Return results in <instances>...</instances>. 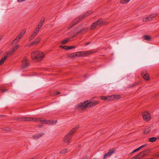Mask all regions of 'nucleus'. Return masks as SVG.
<instances>
[{
	"label": "nucleus",
	"instance_id": "11",
	"mask_svg": "<svg viewBox=\"0 0 159 159\" xmlns=\"http://www.w3.org/2000/svg\"><path fill=\"white\" fill-rule=\"evenodd\" d=\"M141 75L145 80L148 81L149 80V74L146 70L143 71L141 72Z\"/></svg>",
	"mask_w": 159,
	"mask_h": 159
},
{
	"label": "nucleus",
	"instance_id": "16",
	"mask_svg": "<svg viewBox=\"0 0 159 159\" xmlns=\"http://www.w3.org/2000/svg\"><path fill=\"white\" fill-rule=\"evenodd\" d=\"M84 102H80L79 103H78L75 106V107L76 108H80L83 110H85L84 108Z\"/></svg>",
	"mask_w": 159,
	"mask_h": 159
},
{
	"label": "nucleus",
	"instance_id": "15",
	"mask_svg": "<svg viewBox=\"0 0 159 159\" xmlns=\"http://www.w3.org/2000/svg\"><path fill=\"white\" fill-rule=\"evenodd\" d=\"M111 101L114 100H118L121 98V96L119 94H115L110 95Z\"/></svg>",
	"mask_w": 159,
	"mask_h": 159
},
{
	"label": "nucleus",
	"instance_id": "31",
	"mask_svg": "<svg viewBox=\"0 0 159 159\" xmlns=\"http://www.w3.org/2000/svg\"><path fill=\"white\" fill-rule=\"evenodd\" d=\"M143 38L144 39L146 40H150L151 39V37L149 35H146L143 36Z\"/></svg>",
	"mask_w": 159,
	"mask_h": 159
},
{
	"label": "nucleus",
	"instance_id": "38",
	"mask_svg": "<svg viewBox=\"0 0 159 159\" xmlns=\"http://www.w3.org/2000/svg\"><path fill=\"white\" fill-rule=\"evenodd\" d=\"M1 38H0V41L1 40Z\"/></svg>",
	"mask_w": 159,
	"mask_h": 159
},
{
	"label": "nucleus",
	"instance_id": "34",
	"mask_svg": "<svg viewBox=\"0 0 159 159\" xmlns=\"http://www.w3.org/2000/svg\"><path fill=\"white\" fill-rule=\"evenodd\" d=\"M60 93V92H59L58 91H56V92H54V93L53 94V95L54 96H56V95L59 94Z\"/></svg>",
	"mask_w": 159,
	"mask_h": 159
},
{
	"label": "nucleus",
	"instance_id": "17",
	"mask_svg": "<svg viewBox=\"0 0 159 159\" xmlns=\"http://www.w3.org/2000/svg\"><path fill=\"white\" fill-rule=\"evenodd\" d=\"M114 152V150H110L108 152L104 155L103 159H106L107 157L110 156Z\"/></svg>",
	"mask_w": 159,
	"mask_h": 159
},
{
	"label": "nucleus",
	"instance_id": "36",
	"mask_svg": "<svg viewBox=\"0 0 159 159\" xmlns=\"http://www.w3.org/2000/svg\"><path fill=\"white\" fill-rule=\"evenodd\" d=\"M60 48H61L63 49H64V46H61L59 47Z\"/></svg>",
	"mask_w": 159,
	"mask_h": 159
},
{
	"label": "nucleus",
	"instance_id": "25",
	"mask_svg": "<svg viewBox=\"0 0 159 159\" xmlns=\"http://www.w3.org/2000/svg\"><path fill=\"white\" fill-rule=\"evenodd\" d=\"M70 41V39H66L62 40L61 42V43L62 44H65L68 42Z\"/></svg>",
	"mask_w": 159,
	"mask_h": 159
},
{
	"label": "nucleus",
	"instance_id": "24",
	"mask_svg": "<svg viewBox=\"0 0 159 159\" xmlns=\"http://www.w3.org/2000/svg\"><path fill=\"white\" fill-rule=\"evenodd\" d=\"M44 20H41L40 22L39 23L37 26L41 29L42 28L43 25L44 23Z\"/></svg>",
	"mask_w": 159,
	"mask_h": 159
},
{
	"label": "nucleus",
	"instance_id": "13",
	"mask_svg": "<svg viewBox=\"0 0 159 159\" xmlns=\"http://www.w3.org/2000/svg\"><path fill=\"white\" fill-rule=\"evenodd\" d=\"M146 155V154L144 153V152H141L133 157L132 159H139L145 156Z\"/></svg>",
	"mask_w": 159,
	"mask_h": 159
},
{
	"label": "nucleus",
	"instance_id": "20",
	"mask_svg": "<svg viewBox=\"0 0 159 159\" xmlns=\"http://www.w3.org/2000/svg\"><path fill=\"white\" fill-rule=\"evenodd\" d=\"M142 20L143 22H146L151 21L152 20L151 19H150L149 16H148L146 17H143V18Z\"/></svg>",
	"mask_w": 159,
	"mask_h": 159
},
{
	"label": "nucleus",
	"instance_id": "32",
	"mask_svg": "<svg viewBox=\"0 0 159 159\" xmlns=\"http://www.w3.org/2000/svg\"><path fill=\"white\" fill-rule=\"evenodd\" d=\"M156 139V138L155 137H152L151 138H150L148 139L149 141L151 142H153L155 141Z\"/></svg>",
	"mask_w": 159,
	"mask_h": 159
},
{
	"label": "nucleus",
	"instance_id": "30",
	"mask_svg": "<svg viewBox=\"0 0 159 159\" xmlns=\"http://www.w3.org/2000/svg\"><path fill=\"white\" fill-rule=\"evenodd\" d=\"M130 0H121L120 3L121 4H125L128 3Z\"/></svg>",
	"mask_w": 159,
	"mask_h": 159
},
{
	"label": "nucleus",
	"instance_id": "14",
	"mask_svg": "<svg viewBox=\"0 0 159 159\" xmlns=\"http://www.w3.org/2000/svg\"><path fill=\"white\" fill-rule=\"evenodd\" d=\"M20 46L19 45L17 44L16 45L13 49L9 51L8 52L7 54V55H11L14 52L17 50L19 48Z\"/></svg>",
	"mask_w": 159,
	"mask_h": 159
},
{
	"label": "nucleus",
	"instance_id": "3",
	"mask_svg": "<svg viewBox=\"0 0 159 159\" xmlns=\"http://www.w3.org/2000/svg\"><path fill=\"white\" fill-rule=\"evenodd\" d=\"M84 109L86 108H89L93 107L99 104L100 101L98 100H96L93 101H90L87 100L84 101Z\"/></svg>",
	"mask_w": 159,
	"mask_h": 159
},
{
	"label": "nucleus",
	"instance_id": "37",
	"mask_svg": "<svg viewBox=\"0 0 159 159\" xmlns=\"http://www.w3.org/2000/svg\"><path fill=\"white\" fill-rule=\"evenodd\" d=\"M84 30V31H83V32H85L86 31V30Z\"/></svg>",
	"mask_w": 159,
	"mask_h": 159
},
{
	"label": "nucleus",
	"instance_id": "33",
	"mask_svg": "<svg viewBox=\"0 0 159 159\" xmlns=\"http://www.w3.org/2000/svg\"><path fill=\"white\" fill-rule=\"evenodd\" d=\"M67 152V150L66 149H64L61 151V153L64 154L66 153Z\"/></svg>",
	"mask_w": 159,
	"mask_h": 159
},
{
	"label": "nucleus",
	"instance_id": "22",
	"mask_svg": "<svg viewBox=\"0 0 159 159\" xmlns=\"http://www.w3.org/2000/svg\"><path fill=\"white\" fill-rule=\"evenodd\" d=\"M67 57L70 58H73L76 57L75 53H69L67 55Z\"/></svg>",
	"mask_w": 159,
	"mask_h": 159
},
{
	"label": "nucleus",
	"instance_id": "23",
	"mask_svg": "<svg viewBox=\"0 0 159 159\" xmlns=\"http://www.w3.org/2000/svg\"><path fill=\"white\" fill-rule=\"evenodd\" d=\"M146 144H144V145H143L139 147V148H137L136 149L134 150L133 152V153H134L135 152H136L137 151H139V150H140L141 149H142V148L145 147H146Z\"/></svg>",
	"mask_w": 159,
	"mask_h": 159
},
{
	"label": "nucleus",
	"instance_id": "27",
	"mask_svg": "<svg viewBox=\"0 0 159 159\" xmlns=\"http://www.w3.org/2000/svg\"><path fill=\"white\" fill-rule=\"evenodd\" d=\"M157 14L156 13H152L149 15V16L150 18V19H151V20H153L154 18L157 16Z\"/></svg>",
	"mask_w": 159,
	"mask_h": 159
},
{
	"label": "nucleus",
	"instance_id": "1",
	"mask_svg": "<svg viewBox=\"0 0 159 159\" xmlns=\"http://www.w3.org/2000/svg\"><path fill=\"white\" fill-rule=\"evenodd\" d=\"M22 120H23L24 121H40L42 124L47 125L53 124H55L57 122L56 120H46L45 119L43 118L36 117H25L23 118Z\"/></svg>",
	"mask_w": 159,
	"mask_h": 159
},
{
	"label": "nucleus",
	"instance_id": "10",
	"mask_svg": "<svg viewBox=\"0 0 159 159\" xmlns=\"http://www.w3.org/2000/svg\"><path fill=\"white\" fill-rule=\"evenodd\" d=\"M26 31V30L25 29L23 30L20 34L13 41V43H17L18 41L22 38Z\"/></svg>",
	"mask_w": 159,
	"mask_h": 159
},
{
	"label": "nucleus",
	"instance_id": "28",
	"mask_svg": "<svg viewBox=\"0 0 159 159\" xmlns=\"http://www.w3.org/2000/svg\"><path fill=\"white\" fill-rule=\"evenodd\" d=\"M42 136V134H37L34 135L33 136V137L34 139H37L40 137Z\"/></svg>",
	"mask_w": 159,
	"mask_h": 159
},
{
	"label": "nucleus",
	"instance_id": "26",
	"mask_svg": "<svg viewBox=\"0 0 159 159\" xmlns=\"http://www.w3.org/2000/svg\"><path fill=\"white\" fill-rule=\"evenodd\" d=\"M75 48V46H64V49L66 50H68L73 48Z\"/></svg>",
	"mask_w": 159,
	"mask_h": 159
},
{
	"label": "nucleus",
	"instance_id": "8",
	"mask_svg": "<svg viewBox=\"0 0 159 159\" xmlns=\"http://www.w3.org/2000/svg\"><path fill=\"white\" fill-rule=\"evenodd\" d=\"M91 53L92 52L91 51L80 52H75L76 57L86 56L91 54Z\"/></svg>",
	"mask_w": 159,
	"mask_h": 159
},
{
	"label": "nucleus",
	"instance_id": "29",
	"mask_svg": "<svg viewBox=\"0 0 159 159\" xmlns=\"http://www.w3.org/2000/svg\"><path fill=\"white\" fill-rule=\"evenodd\" d=\"M40 40L39 39H38L36 40L32 44L33 45H36L39 43L40 42Z\"/></svg>",
	"mask_w": 159,
	"mask_h": 159
},
{
	"label": "nucleus",
	"instance_id": "18",
	"mask_svg": "<svg viewBox=\"0 0 159 159\" xmlns=\"http://www.w3.org/2000/svg\"><path fill=\"white\" fill-rule=\"evenodd\" d=\"M100 98L102 100H107L109 101H111L110 95L108 96L107 97L104 96H100Z\"/></svg>",
	"mask_w": 159,
	"mask_h": 159
},
{
	"label": "nucleus",
	"instance_id": "7",
	"mask_svg": "<svg viewBox=\"0 0 159 159\" xmlns=\"http://www.w3.org/2000/svg\"><path fill=\"white\" fill-rule=\"evenodd\" d=\"M74 133V132L72 131L69 132L63 138V141L64 142L69 143L70 142V139L71 138L72 135Z\"/></svg>",
	"mask_w": 159,
	"mask_h": 159
},
{
	"label": "nucleus",
	"instance_id": "6",
	"mask_svg": "<svg viewBox=\"0 0 159 159\" xmlns=\"http://www.w3.org/2000/svg\"><path fill=\"white\" fill-rule=\"evenodd\" d=\"M105 22L102 20H97L96 22L93 23L91 25L90 30H94L96 27L97 25H100L105 24Z\"/></svg>",
	"mask_w": 159,
	"mask_h": 159
},
{
	"label": "nucleus",
	"instance_id": "9",
	"mask_svg": "<svg viewBox=\"0 0 159 159\" xmlns=\"http://www.w3.org/2000/svg\"><path fill=\"white\" fill-rule=\"evenodd\" d=\"M29 65L28 59L26 57H25L22 61L21 67L22 68H25L27 67Z\"/></svg>",
	"mask_w": 159,
	"mask_h": 159
},
{
	"label": "nucleus",
	"instance_id": "2",
	"mask_svg": "<svg viewBox=\"0 0 159 159\" xmlns=\"http://www.w3.org/2000/svg\"><path fill=\"white\" fill-rule=\"evenodd\" d=\"M45 56V53L39 51H33L31 54L32 59L34 61H38L42 60Z\"/></svg>",
	"mask_w": 159,
	"mask_h": 159
},
{
	"label": "nucleus",
	"instance_id": "19",
	"mask_svg": "<svg viewBox=\"0 0 159 159\" xmlns=\"http://www.w3.org/2000/svg\"><path fill=\"white\" fill-rule=\"evenodd\" d=\"M7 58V56L6 55L3 56L2 57L0 60V66L2 65L4 63Z\"/></svg>",
	"mask_w": 159,
	"mask_h": 159
},
{
	"label": "nucleus",
	"instance_id": "12",
	"mask_svg": "<svg viewBox=\"0 0 159 159\" xmlns=\"http://www.w3.org/2000/svg\"><path fill=\"white\" fill-rule=\"evenodd\" d=\"M40 29H41L39 27L37 26L36 28L33 32V33L31 35L30 38H29V40H31L34 38L35 36H36L38 34Z\"/></svg>",
	"mask_w": 159,
	"mask_h": 159
},
{
	"label": "nucleus",
	"instance_id": "5",
	"mask_svg": "<svg viewBox=\"0 0 159 159\" xmlns=\"http://www.w3.org/2000/svg\"><path fill=\"white\" fill-rule=\"evenodd\" d=\"M142 117L144 120L146 121H150L152 118L150 113L148 111H143L142 114Z\"/></svg>",
	"mask_w": 159,
	"mask_h": 159
},
{
	"label": "nucleus",
	"instance_id": "4",
	"mask_svg": "<svg viewBox=\"0 0 159 159\" xmlns=\"http://www.w3.org/2000/svg\"><path fill=\"white\" fill-rule=\"evenodd\" d=\"M92 12L91 11H89L85 13L83 15L80 16L78 17L76 19L73 20L72 22L70 24V25L71 26V27H72L73 25L76 24L78 22L80 21L81 20L83 19L85 17L90 15Z\"/></svg>",
	"mask_w": 159,
	"mask_h": 159
},
{
	"label": "nucleus",
	"instance_id": "21",
	"mask_svg": "<svg viewBox=\"0 0 159 159\" xmlns=\"http://www.w3.org/2000/svg\"><path fill=\"white\" fill-rule=\"evenodd\" d=\"M151 129L150 127H147L145 128L143 131V133L144 134H148L150 131Z\"/></svg>",
	"mask_w": 159,
	"mask_h": 159
},
{
	"label": "nucleus",
	"instance_id": "35",
	"mask_svg": "<svg viewBox=\"0 0 159 159\" xmlns=\"http://www.w3.org/2000/svg\"><path fill=\"white\" fill-rule=\"evenodd\" d=\"M155 156H156L159 157V152L156 154Z\"/></svg>",
	"mask_w": 159,
	"mask_h": 159
}]
</instances>
